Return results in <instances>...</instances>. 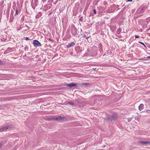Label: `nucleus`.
Segmentation results:
<instances>
[{
	"instance_id": "22",
	"label": "nucleus",
	"mask_w": 150,
	"mask_h": 150,
	"mask_svg": "<svg viewBox=\"0 0 150 150\" xmlns=\"http://www.w3.org/2000/svg\"><path fill=\"white\" fill-rule=\"evenodd\" d=\"M17 30H19V29H17Z\"/></svg>"
},
{
	"instance_id": "10",
	"label": "nucleus",
	"mask_w": 150,
	"mask_h": 150,
	"mask_svg": "<svg viewBox=\"0 0 150 150\" xmlns=\"http://www.w3.org/2000/svg\"><path fill=\"white\" fill-rule=\"evenodd\" d=\"M121 29L120 28H119L117 30V32L118 33H120L121 31Z\"/></svg>"
},
{
	"instance_id": "12",
	"label": "nucleus",
	"mask_w": 150,
	"mask_h": 150,
	"mask_svg": "<svg viewBox=\"0 0 150 150\" xmlns=\"http://www.w3.org/2000/svg\"><path fill=\"white\" fill-rule=\"evenodd\" d=\"M139 42L140 43H141V44H142L145 47H146V46H145L143 42Z\"/></svg>"
},
{
	"instance_id": "6",
	"label": "nucleus",
	"mask_w": 150,
	"mask_h": 150,
	"mask_svg": "<svg viewBox=\"0 0 150 150\" xmlns=\"http://www.w3.org/2000/svg\"><path fill=\"white\" fill-rule=\"evenodd\" d=\"M77 85L76 83H71L70 84H67V85L70 88L73 86H76Z\"/></svg>"
},
{
	"instance_id": "16",
	"label": "nucleus",
	"mask_w": 150,
	"mask_h": 150,
	"mask_svg": "<svg viewBox=\"0 0 150 150\" xmlns=\"http://www.w3.org/2000/svg\"><path fill=\"white\" fill-rule=\"evenodd\" d=\"M135 119L136 120H137L138 122H139V119L138 118H137V119H136V118H135Z\"/></svg>"
},
{
	"instance_id": "7",
	"label": "nucleus",
	"mask_w": 150,
	"mask_h": 150,
	"mask_svg": "<svg viewBox=\"0 0 150 150\" xmlns=\"http://www.w3.org/2000/svg\"><path fill=\"white\" fill-rule=\"evenodd\" d=\"M74 44H75L74 42H72L71 43H69L68 45H67V47L69 48L73 46Z\"/></svg>"
},
{
	"instance_id": "8",
	"label": "nucleus",
	"mask_w": 150,
	"mask_h": 150,
	"mask_svg": "<svg viewBox=\"0 0 150 150\" xmlns=\"http://www.w3.org/2000/svg\"><path fill=\"white\" fill-rule=\"evenodd\" d=\"M63 119V117H55L53 119L54 120H60L61 119Z\"/></svg>"
},
{
	"instance_id": "17",
	"label": "nucleus",
	"mask_w": 150,
	"mask_h": 150,
	"mask_svg": "<svg viewBox=\"0 0 150 150\" xmlns=\"http://www.w3.org/2000/svg\"><path fill=\"white\" fill-rule=\"evenodd\" d=\"M2 146V144L0 143V148H1Z\"/></svg>"
},
{
	"instance_id": "9",
	"label": "nucleus",
	"mask_w": 150,
	"mask_h": 150,
	"mask_svg": "<svg viewBox=\"0 0 150 150\" xmlns=\"http://www.w3.org/2000/svg\"><path fill=\"white\" fill-rule=\"evenodd\" d=\"M139 110L141 111L144 108V105L142 104H140L139 106Z\"/></svg>"
},
{
	"instance_id": "3",
	"label": "nucleus",
	"mask_w": 150,
	"mask_h": 150,
	"mask_svg": "<svg viewBox=\"0 0 150 150\" xmlns=\"http://www.w3.org/2000/svg\"><path fill=\"white\" fill-rule=\"evenodd\" d=\"M33 45L35 47L40 46L41 45L40 42L38 40H34L33 42Z\"/></svg>"
},
{
	"instance_id": "20",
	"label": "nucleus",
	"mask_w": 150,
	"mask_h": 150,
	"mask_svg": "<svg viewBox=\"0 0 150 150\" xmlns=\"http://www.w3.org/2000/svg\"><path fill=\"white\" fill-rule=\"evenodd\" d=\"M29 39L28 38H27V37L26 38V40H28Z\"/></svg>"
},
{
	"instance_id": "19",
	"label": "nucleus",
	"mask_w": 150,
	"mask_h": 150,
	"mask_svg": "<svg viewBox=\"0 0 150 150\" xmlns=\"http://www.w3.org/2000/svg\"><path fill=\"white\" fill-rule=\"evenodd\" d=\"M147 58H148V59H150V56L147 57Z\"/></svg>"
},
{
	"instance_id": "5",
	"label": "nucleus",
	"mask_w": 150,
	"mask_h": 150,
	"mask_svg": "<svg viewBox=\"0 0 150 150\" xmlns=\"http://www.w3.org/2000/svg\"><path fill=\"white\" fill-rule=\"evenodd\" d=\"M80 85L86 87L89 86L90 85V84L87 83H81L80 84Z\"/></svg>"
},
{
	"instance_id": "18",
	"label": "nucleus",
	"mask_w": 150,
	"mask_h": 150,
	"mask_svg": "<svg viewBox=\"0 0 150 150\" xmlns=\"http://www.w3.org/2000/svg\"><path fill=\"white\" fill-rule=\"evenodd\" d=\"M133 0H127V1H129V2H130V1H132Z\"/></svg>"
},
{
	"instance_id": "23",
	"label": "nucleus",
	"mask_w": 150,
	"mask_h": 150,
	"mask_svg": "<svg viewBox=\"0 0 150 150\" xmlns=\"http://www.w3.org/2000/svg\"><path fill=\"white\" fill-rule=\"evenodd\" d=\"M17 30H19V29H17Z\"/></svg>"
},
{
	"instance_id": "11",
	"label": "nucleus",
	"mask_w": 150,
	"mask_h": 150,
	"mask_svg": "<svg viewBox=\"0 0 150 150\" xmlns=\"http://www.w3.org/2000/svg\"><path fill=\"white\" fill-rule=\"evenodd\" d=\"M67 104H69L71 105H72L74 104V103H72V102H68L67 103Z\"/></svg>"
},
{
	"instance_id": "4",
	"label": "nucleus",
	"mask_w": 150,
	"mask_h": 150,
	"mask_svg": "<svg viewBox=\"0 0 150 150\" xmlns=\"http://www.w3.org/2000/svg\"><path fill=\"white\" fill-rule=\"evenodd\" d=\"M11 126L9 125L7 126H5L0 128V132H3L4 130H6L7 129H9L11 128Z\"/></svg>"
},
{
	"instance_id": "1",
	"label": "nucleus",
	"mask_w": 150,
	"mask_h": 150,
	"mask_svg": "<svg viewBox=\"0 0 150 150\" xmlns=\"http://www.w3.org/2000/svg\"><path fill=\"white\" fill-rule=\"evenodd\" d=\"M117 116L116 115H108L106 119L110 120H115L117 119Z\"/></svg>"
},
{
	"instance_id": "15",
	"label": "nucleus",
	"mask_w": 150,
	"mask_h": 150,
	"mask_svg": "<svg viewBox=\"0 0 150 150\" xmlns=\"http://www.w3.org/2000/svg\"><path fill=\"white\" fill-rule=\"evenodd\" d=\"M135 38H137L139 37V36L137 35H136L135 36Z\"/></svg>"
},
{
	"instance_id": "21",
	"label": "nucleus",
	"mask_w": 150,
	"mask_h": 150,
	"mask_svg": "<svg viewBox=\"0 0 150 150\" xmlns=\"http://www.w3.org/2000/svg\"><path fill=\"white\" fill-rule=\"evenodd\" d=\"M1 63V61H0V64Z\"/></svg>"
},
{
	"instance_id": "14",
	"label": "nucleus",
	"mask_w": 150,
	"mask_h": 150,
	"mask_svg": "<svg viewBox=\"0 0 150 150\" xmlns=\"http://www.w3.org/2000/svg\"><path fill=\"white\" fill-rule=\"evenodd\" d=\"M18 9H17L16 10V14L17 15L18 14Z\"/></svg>"
},
{
	"instance_id": "13",
	"label": "nucleus",
	"mask_w": 150,
	"mask_h": 150,
	"mask_svg": "<svg viewBox=\"0 0 150 150\" xmlns=\"http://www.w3.org/2000/svg\"><path fill=\"white\" fill-rule=\"evenodd\" d=\"M93 11L94 14H96V10L95 9H93Z\"/></svg>"
},
{
	"instance_id": "2",
	"label": "nucleus",
	"mask_w": 150,
	"mask_h": 150,
	"mask_svg": "<svg viewBox=\"0 0 150 150\" xmlns=\"http://www.w3.org/2000/svg\"><path fill=\"white\" fill-rule=\"evenodd\" d=\"M137 143L139 144L142 145H146L149 144L150 145V142L149 141H138Z\"/></svg>"
}]
</instances>
